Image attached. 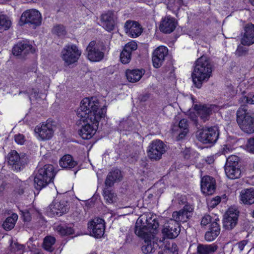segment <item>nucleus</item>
Returning a JSON list of instances; mask_svg holds the SVG:
<instances>
[{
  "label": "nucleus",
  "instance_id": "f257e3e1",
  "mask_svg": "<svg viewBox=\"0 0 254 254\" xmlns=\"http://www.w3.org/2000/svg\"><path fill=\"white\" fill-rule=\"evenodd\" d=\"M159 223L154 217H147L142 215L137 220L134 232L138 237L144 239L141 250L144 254L153 253L159 244L152 242L158 232Z\"/></svg>",
  "mask_w": 254,
  "mask_h": 254
},
{
  "label": "nucleus",
  "instance_id": "f03ea898",
  "mask_svg": "<svg viewBox=\"0 0 254 254\" xmlns=\"http://www.w3.org/2000/svg\"><path fill=\"white\" fill-rule=\"evenodd\" d=\"M99 102L96 98H85L80 103V107L77 110V115L80 118L79 121L100 120L105 117L107 108L104 106L99 109Z\"/></svg>",
  "mask_w": 254,
  "mask_h": 254
},
{
  "label": "nucleus",
  "instance_id": "7ed1b4c3",
  "mask_svg": "<svg viewBox=\"0 0 254 254\" xmlns=\"http://www.w3.org/2000/svg\"><path fill=\"white\" fill-rule=\"evenodd\" d=\"M212 65L206 57L201 56L195 63L191 73L192 81L195 86L200 88L204 82H207L212 74Z\"/></svg>",
  "mask_w": 254,
  "mask_h": 254
},
{
  "label": "nucleus",
  "instance_id": "20e7f679",
  "mask_svg": "<svg viewBox=\"0 0 254 254\" xmlns=\"http://www.w3.org/2000/svg\"><path fill=\"white\" fill-rule=\"evenodd\" d=\"M56 175L53 165L46 164L38 169L34 179L35 188L41 190L52 181Z\"/></svg>",
  "mask_w": 254,
  "mask_h": 254
},
{
  "label": "nucleus",
  "instance_id": "39448f33",
  "mask_svg": "<svg viewBox=\"0 0 254 254\" xmlns=\"http://www.w3.org/2000/svg\"><path fill=\"white\" fill-rule=\"evenodd\" d=\"M108 49L103 41H92L86 48L87 57L91 62H100L104 59V53Z\"/></svg>",
  "mask_w": 254,
  "mask_h": 254
},
{
  "label": "nucleus",
  "instance_id": "423d86ee",
  "mask_svg": "<svg viewBox=\"0 0 254 254\" xmlns=\"http://www.w3.org/2000/svg\"><path fill=\"white\" fill-rule=\"evenodd\" d=\"M225 172L227 177L231 180L239 179L241 177V166L238 156L231 155L227 158L225 165Z\"/></svg>",
  "mask_w": 254,
  "mask_h": 254
},
{
  "label": "nucleus",
  "instance_id": "0eeeda50",
  "mask_svg": "<svg viewBox=\"0 0 254 254\" xmlns=\"http://www.w3.org/2000/svg\"><path fill=\"white\" fill-rule=\"evenodd\" d=\"M237 122L241 129L245 132L254 133V117H252L243 109L237 112Z\"/></svg>",
  "mask_w": 254,
  "mask_h": 254
},
{
  "label": "nucleus",
  "instance_id": "6e6552de",
  "mask_svg": "<svg viewBox=\"0 0 254 254\" xmlns=\"http://www.w3.org/2000/svg\"><path fill=\"white\" fill-rule=\"evenodd\" d=\"M81 54V51L74 44L65 45L61 52V58L64 64L69 66L76 63Z\"/></svg>",
  "mask_w": 254,
  "mask_h": 254
},
{
  "label": "nucleus",
  "instance_id": "1a4fd4ad",
  "mask_svg": "<svg viewBox=\"0 0 254 254\" xmlns=\"http://www.w3.org/2000/svg\"><path fill=\"white\" fill-rule=\"evenodd\" d=\"M56 127L55 122L51 119H48L45 123L37 126L34 131L39 139L49 140L53 136Z\"/></svg>",
  "mask_w": 254,
  "mask_h": 254
},
{
  "label": "nucleus",
  "instance_id": "9d476101",
  "mask_svg": "<svg viewBox=\"0 0 254 254\" xmlns=\"http://www.w3.org/2000/svg\"><path fill=\"white\" fill-rule=\"evenodd\" d=\"M167 150L166 145L160 140H153L148 146L147 153L151 160H160Z\"/></svg>",
  "mask_w": 254,
  "mask_h": 254
},
{
  "label": "nucleus",
  "instance_id": "9b49d317",
  "mask_svg": "<svg viewBox=\"0 0 254 254\" xmlns=\"http://www.w3.org/2000/svg\"><path fill=\"white\" fill-rule=\"evenodd\" d=\"M7 162L16 171L22 169L27 162V157L24 154L19 155L15 150L9 152L7 157Z\"/></svg>",
  "mask_w": 254,
  "mask_h": 254
},
{
  "label": "nucleus",
  "instance_id": "f8f14e48",
  "mask_svg": "<svg viewBox=\"0 0 254 254\" xmlns=\"http://www.w3.org/2000/svg\"><path fill=\"white\" fill-rule=\"evenodd\" d=\"M81 122L84 123V125L78 130L79 135L84 139L91 138L96 132L99 121L85 120Z\"/></svg>",
  "mask_w": 254,
  "mask_h": 254
},
{
  "label": "nucleus",
  "instance_id": "ddd939ff",
  "mask_svg": "<svg viewBox=\"0 0 254 254\" xmlns=\"http://www.w3.org/2000/svg\"><path fill=\"white\" fill-rule=\"evenodd\" d=\"M219 131L216 127L203 128L200 131L198 139L204 144L214 143L217 140Z\"/></svg>",
  "mask_w": 254,
  "mask_h": 254
},
{
  "label": "nucleus",
  "instance_id": "4468645a",
  "mask_svg": "<svg viewBox=\"0 0 254 254\" xmlns=\"http://www.w3.org/2000/svg\"><path fill=\"white\" fill-rule=\"evenodd\" d=\"M239 211L236 208H229L224 215L223 228L226 230L233 229L237 224Z\"/></svg>",
  "mask_w": 254,
  "mask_h": 254
},
{
  "label": "nucleus",
  "instance_id": "2eb2a0df",
  "mask_svg": "<svg viewBox=\"0 0 254 254\" xmlns=\"http://www.w3.org/2000/svg\"><path fill=\"white\" fill-rule=\"evenodd\" d=\"M88 228L91 236L96 238H101L105 232L104 220L100 218H95L88 223Z\"/></svg>",
  "mask_w": 254,
  "mask_h": 254
},
{
  "label": "nucleus",
  "instance_id": "dca6fc26",
  "mask_svg": "<svg viewBox=\"0 0 254 254\" xmlns=\"http://www.w3.org/2000/svg\"><path fill=\"white\" fill-rule=\"evenodd\" d=\"M20 20L24 23L32 24L35 27L40 25L42 17L40 13L38 10L29 9L22 14Z\"/></svg>",
  "mask_w": 254,
  "mask_h": 254
},
{
  "label": "nucleus",
  "instance_id": "f3484780",
  "mask_svg": "<svg viewBox=\"0 0 254 254\" xmlns=\"http://www.w3.org/2000/svg\"><path fill=\"white\" fill-rule=\"evenodd\" d=\"M193 211L192 205L187 204L179 211H174L172 214V218L179 224L186 222L192 217Z\"/></svg>",
  "mask_w": 254,
  "mask_h": 254
},
{
  "label": "nucleus",
  "instance_id": "a211bd4d",
  "mask_svg": "<svg viewBox=\"0 0 254 254\" xmlns=\"http://www.w3.org/2000/svg\"><path fill=\"white\" fill-rule=\"evenodd\" d=\"M180 232V224L173 218L170 219L164 225L162 233L168 239L177 237Z\"/></svg>",
  "mask_w": 254,
  "mask_h": 254
},
{
  "label": "nucleus",
  "instance_id": "6ab92c4d",
  "mask_svg": "<svg viewBox=\"0 0 254 254\" xmlns=\"http://www.w3.org/2000/svg\"><path fill=\"white\" fill-rule=\"evenodd\" d=\"M69 209L68 202L65 200H55L49 205V212L54 216H61Z\"/></svg>",
  "mask_w": 254,
  "mask_h": 254
},
{
  "label": "nucleus",
  "instance_id": "aec40b11",
  "mask_svg": "<svg viewBox=\"0 0 254 254\" xmlns=\"http://www.w3.org/2000/svg\"><path fill=\"white\" fill-rule=\"evenodd\" d=\"M241 43L244 46H250L254 44V24L250 23L244 27L241 33Z\"/></svg>",
  "mask_w": 254,
  "mask_h": 254
},
{
  "label": "nucleus",
  "instance_id": "412c9836",
  "mask_svg": "<svg viewBox=\"0 0 254 254\" xmlns=\"http://www.w3.org/2000/svg\"><path fill=\"white\" fill-rule=\"evenodd\" d=\"M168 54V49L165 46H159L153 53L152 63L154 67H160Z\"/></svg>",
  "mask_w": 254,
  "mask_h": 254
},
{
  "label": "nucleus",
  "instance_id": "4be33fe9",
  "mask_svg": "<svg viewBox=\"0 0 254 254\" xmlns=\"http://www.w3.org/2000/svg\"><path fill=\"white\" fill-rule=\"evenodd\" d=\"M201 190L206 195H211L215 190V180L212 177L205 176L201 178Z\"/></svg>",
  "mask_w": 254,
  "mask_h": 254
},
{
  "label": "nucleus",
  "instance_id": "5701e85b",
  "mask_svg": "<svg viewBox=\"0 0 254 254\" xmlns=\"http://www.w3.org/2000/svg\"><path fill=\"white\" fill-rule=\"evenodd\" d=\"M33 52V47L27 41H22L15 45L12 49V53L15 56L24 58L30 53Z\"/></svg>",
  "mask_w": 254,
  "mask_h": 254
},
{
  "label": "nucleus",
  "instance_id": "b1692460",
  "mask_svg": "<svg viewBox=\"0 0 254 254\" xmlns=\"http://www.w3.org/2000/svg\"><path fill=\"white\" fill-rule=\"evenodd\" d=\"M116 19V15L112 11H108L103 14L101 17L103 27L108 31H112L114 29Z\"/></svg>",
  "mask_w": 254,
  "mask_h": 254
},
{
  "label": "nucleus",
  "instance_id": "393cba45",
  "mask_svg": "<svg viewBox=\"0 0 254 254\" xmlns=\"http://www.w3.org/2000/svg\"><path fill=\"white\" fill-rule=\"evenodd\" d=\"M137 44L134 42L127 43L120 54V60L123 64H128L131 60V53L137 49Z\"/></svg>",
  "mask_w": 254,
  "mask_h": 254
},
{
  "label": "nucleus",
  "instance_id": "a878e982",
  "mask_svg": "<svg viewBox=\"0 0 254 254\" xmlns=\"http://www.w3.org/2000/svg\"><path fill=\"white\" fill-rule=\"evenodd\" d=\"M124 27L126 33L132 38L138 37L142 33L140 25L136 21L127 20L125 23Z\"/></svg>",
  "mask_w": 254,
  "mask_h": 254
},
{
  "label": "nucleus",
  "instance_id": "bb28decb",
  "mask_svg": "<svg viewBox=\"0 0 254 254\" xmlns=\"http://www.w3.org/2000/svg\"><path fill=\"white\" fill-rule=\"evenodd\" d=\"M241 202L246 205L254 203V188H250L242 190L240 193Z\"/></svg>",
  "mask_w": 254,
  "mask_h": 254
},
{
  "label": "nucleus",
  "instance_id": "cd10ccee",
  "mask_svg": "<svg viewBox=\"0 0 254 254\" xmlns=\"http://www.w3.org/2000/svg\"><path fill=\"white\" fill-rule=\"evenodd\" d=\"M176 24L177 23L174 18L167 16L162 19L160 29L164 33H170L175 30Z\"/></svg>",
  "mask_w": 254,
  "mask_h": 254
},
{
  "label": "nucleus",
  "instance_id": "c85d7f7f",
  "mask_svg": "<svg viewBox=\"0 0 254 254\" xmlns=\"http://www.w3.org/2000/svg\"><path fill=\"white\" fill-rule=\"evenodd\" d=\"M122 176L120 170L115 169L110 172L106 179L105 186L106 187H111L114 185V184L117 181L121 180Z\"/></svg>",
  "mask_w": 254,
  "mask_h": 254
},
{
  "label": "nucleus",
  "instance_id": "c756f323",
  "mask_svg": "<svg viewBox=\"0 0 254 254\" xmlns=\"http://www.w3.org/2000/svg\"><path fill=\"white\" fill-rule=\"evenodd\" d=\"M220 228L216 222L211 223L209 231L205 234V239L207 241H213L220 234Z\"/></svg>",
  "mask_w": 254,
  "mask_h": 254
},
{
  "label": "nucleus",
  "instance_id": "7c9ffc66",
  "mask_svg": "<svg viewBox=\"0 0 254 254\" xmlns=\"http://www.w3.org/2000/svg\"><path fill=\"white\" fill-rule=\"evenodd\" d=\"M218 249V246L215 244L204 245L199 244L196 249L197 254H214Z\"/></svg>",
  "mask_w": 254,
  "mask_h": 254
},
{
  "label": "nucleus",
  "instance_id": "2f4dec72",
  "mask_svg": "<svg viewBox=\"0 0 254 254\" xmlns=\"http://www.w3.org/2000/svg\"><path fill=\"white\" fill-rule=\"evenodd\" d=\"M59 165L63 168L71 169L77 165V163L69 154L63 156L59 161Z\"/></svg>",
  "mask_w": 254,
  "mask_h": 254
},
{
  "label": "nucleus",
  "instance_id": "473e14b6",
  "mask_svg": "<svg viewBox=\"0 0 254 254\" xmlns=\"http://www.w3.org/2000/svg\"><path fill=\"white\" fill-rule=\"evenodd\" d=\"M194 109L200 118L203 122L208 120L209 116L211 113V109L205 105H195Z\"/></svg>",
  "mask_w": 254,
  "mask_h": 254
},
{
  "label": "nucleus",
  "instance_id": "72a5a7b5",
  "mask_svg": "<svg viewBox=\"0 0 254 254\" xmlns=\"http://www.w3.org/2000/svg\"><path fill=\"white\" fill-rule=\"evenodd\" d=\"M143 74V71L139 69H127L126 71V76L128 81L132 83L139 81Z\"/></svg>",
  "mask_w": 254,
  "mask_h": 254
},
{
  "label": "nucleus",
  "instance_id": "f704fd0d",
  "mask_svg": "<svg viewBox=\"0 0 254 254\" xmlns=\"http://www.w3.org/2000/svg\"><path fill=\"white\" fill-rule=\"evenodd\" d=\"M103 195L106 202L108 203H114L118 199L117 194L113 191L109 190L108 187L104 189Z\"/></svg>",
  "mask_w": 254,
  "mask_h": 254
},
{
  "label": "nucleus",
  "instance_id": "c9c22d12",
  "mask_svg": "<svg viewBox=\"0 0 254 254\" xmlns=\"http://www.w3.org/2000/svg\"><path fill=\"white\" fill-rule=\"evenodd\" d=\"M188 126L189 124L187 120L183 119L180 121L179 127L181 130L182 129L183 130L180 131L177 137V140L182 139L187 135L189 131Z\"/></svg>",
  "mask_w": 254,
  "mask_h": 254
},
{
  "label": "nucleus",
  "instance_id": "e433bc0d",
  "mask_svg": "<svg viewBox=\"0 0 254 254\" xmlns=\"http://www.w3.org/2000/svg\"><path fill=\"white\" fill-rule=\"evenodd\" d=\"M17 219L18 215L15 213H13L4 221L2 224L3 228L6 231L11 230L15 226Z\"/></svg>",
  "mask_w": 254,
  "mask_h": 254
},
{
  "label": "nucleus",
  "instance_id": "4c0bfd02",
  "mask_svg": "<svg viewBox=\"0 0 254 254\" xmlns=\"http://www.w3.org/2000/svg\"><path fill=\"white\" fill-rule=\"evenodd\" d=\"M56 239L51 236H46L43 241V247L47 251L53 252L54 250L53 246L55 244Z\"/></svg>",
  "mask_w": 254,
  "mask_h": 254
},
{
  "label": "nucleus",
  "instance_id": "58836bf2",
  "mask_svg": "<svg viewBox=\"0 0 254 254\" xmlns=\"http://www.w3.org/2000/svg\"><path fill=\"white\" fill-rule=\"evenodd\" d=\"M134 123L130 118H127L126 120L122 121L119 126L121 130L131 131L134 128Z\"/></svg>",
  "mask_w": 254,
  "mask_h": 254
},
{
  "label": "nucleus",
  "instance_id": "ea45409f",
  "mask_svg": "<svg viewBox=\"0 0 254 254\" xmlns=\"http://www.w3.org/2000/svg\"><path fill=\"white\" fill-rule=\"evenodd\" d=\"M56 229L61 235L63 236L71 235L74 233L72 224L69 226L59 225L57 227Z\"/></svg>",
  "mask_w": 254,
  "mask_h": 254
},
{
  "label": "nucleus",
  "instance_id": "a19ab883",
  "mask_svg": "<svg viewBox=\"0 0 254 254\" xmlns=\"http://www.w3.org/2000/svg\"><path fill=\"white\" fill-rule=\"evenodd\" d=\"M11 24V21L6 15H0V32L8 30Z\"/></svg>",
  "mask_w": 254,
  "mask_h": 254
},
{
  "label": "nucleus",
  "instance_id": "79ce46f5",
  "mask_svg": "<svg viewBox=\"0 0 254 254\" xmlns=\"http://www.w3.org/2000/svg\"><path fill=\"white\" fill-rule=\"evenodd\" d=\"M53 32L58 36H63L66 34L64 27L62 25H58L54 27Z\"/></svg>",
  "mask_w": 254,
  "mask_h": 254
},
{
  "label": "nucleus",
  "instance_id": "37998d69",
  "mask_svg": "<svg viewBox=\"0 0 254 254\" xmlns=\"http://www.w3.org/2000/svg\"><path fill=\"white\" fill-rule=\"evenodd\" d=\"M240 100L244 103L254 104V92L250 93L247 96H243Z\"/></svg>",
  "mask_w": 254,
  "mask_h": 254
},
{
  "label": "nucleus",
  "instance_id": "c03bdc74",
  "mask_svg": "<svg viewBox=\"0 0 254 254\" xmlns=\"http://www.w3.org/2000/svg\"><path fill=\"white\" fill-rule=\"evenodd\" d=\"M246 146L249 152L254 153V136L248 140Z\"/></svg>",
  "mask_w": 254,
  "mask_h": 254
},
{
  "label": "nucleus",
  "instance_id": "a18cd8bd",
  "mask_svg": "<svg viewBox=\"0 0 254 254\" xmlns=\"http://www.w3.org/2000/svg\"><path fill=\"white\" fill-rule=\"evenodd\" d=\"M247 52V50L246 48L239 46L236 51V54L238 56H242L245 55Z\"/></svg>",
  "mask_w": 254,
  "mask_h": 254
},
{
  "label": "nucleus",
  "instance_id": "49530a36",
  "mask_svg": "<svg viewBox=\"0 0 254 254\" xmlns=\"http://www.w3.org/2000/svg\"><path fill=\"white\" fill-rule=\"evenodd\" d=\"M211 221V217L209 215H205L201 221V225L205 226L208 224Z\"/></svg>",
  "mask_w": 254,
  "mask_h": 254
},
{
  "label": "nucleus",
  "instance_id": "de8ad7c7",
  "mask_svg": "<svg viewBox=\"0 0 254 254\" xmlns=\"http://www.w3.org/2000/svg\"><path fill=\"white\" fill-rule=\"evenodd\" d=\"M15 141L19 144H23L25 141L24 136L23 134H18L14 136Z\"/></svg>",
  "mask_w": 254,
  "mask_h": 254
},
{
  "label": "nucleus",
  "instance_id": "09e8293b",
  "mask_svg": "<svg viewBox=\"0 0 254 254\" xmlns=\"http://www.w3.org/2000/svg\"><path fill=\"white\" fill-rule=\"evenodd\" d=\"M248 240H243L237 243V246L240 251L244 250L245 246L248 244Z\"/></svg>",
  "mask_w": 254,
  "mask_h": 254
},
{
  "label": "nucleus",
  "instance_id": "8fccbe9b",
  "mask_svg": "<svg viewBox=\"0 0 254 254\" xmlns=\"http://www.w3.org/2000/svg\"><path fill=\"white\" fill-rule=\"evenodd\" d=\"M221 201V198L220 197H216L214 198H213L211 201V207H214L215 206H216L217 204H218Z\"/></svg>",
  "mask_w": 254,
  "mask_h": 254
},
{
  "label": "nucleus",
  "instance_id": "3c124183",
  "mask_svg": "<svg viewBox=\"0 0 254 254\" xmlns=\"http://www.w3.org/2000/svg\"><path fill=\"white\" fill-rule=\"evenodd\" d=\"M205 161L208 164H211L213 163L214 159L212 156H208L206 158Z\"/></svg>",
  "mask_w": 254,
  "mask_h": 254
},
{
  "label": "nucleus",
  "instance_id": "603ef678",
  "mask_svg": "<svg viewBox=\"0 0 254 254\" xmlns=\"http://www.w3.org/2000/svg\"><path fill=\"white\" fill-rule=\"evenodd\" d=\"M21 188H19L18 190H16V192L19 194H22L23 193L24 191V188L23 187V184H21Z\"/></svg>",
  "mask_w": 254,
  "mask_h": 254
},
{
  "label": "nucleus",
  "instance_id": "864d4df0",
  "mask_svg": "<svg viewBox=\"0 0 254 254\" xmlns=\"http://www.w3.org/2000/svg\"><path fill=\"white\" fill-rule=\"evenodd\" d=\"M190 117L192 121H194L195 123L197 122V117L194 114H190Z\"/></svg>",
  "mask_w": 254,
  "mask_h": 254
},
{
  "label": "nucleus",
  "instance_id": "5fc2aeb1",
  "mask_svg": "<svg viewBox=\"0 0 254 254\" xmlns=\"http://www.w3.org/2000/svg\"><path fill=\"white\" fill-rule=\"evenodd\" d=\"M24 220L25 221H29L30 220V218L29 217V212H25L24 213Z\"/></svg>",
  "mask_w": 254,
  "mask_h": 254
},
{
  "label": "nucleus",
  "instance_id": "6e6d98bb",
  "mask_svg": "<svg viewBox=\"0 0 254 254\" xmlns=\"http://www.w3.org/2000/svg\"><path fill=\"white\" fill-rule=\"evenodd\" d=\"M226 149H228L227 146H225V147L223 148V151H222V153L225 154V152H226Z\"/></svg>",
  "mask_w": 254,
  "mask_h": 254
},
{
  "label": "nucleus",
  "instance_id": "4d7b16f0",
  "mask_svg": "<svg viewBox=\"0 0 254 254\" xmlns=\"http://www.w3.org/2000/svg\"><path fill=\"white\" fill-rule=\"evenodd\" d=\"M250 3L254 6V0H249Z\"/></svg>",
  "mask_w": 254,
  "mask_h": 254
},
{
  "label": "nucleus",
  "instance_id": "13d9d810",
  "mask_svg": "<svg viewBox=\"0 0 254 254\" xmlns=\"http://www.w3.org/2000/svg\"><path fill=\"white\" fill-rule=\"evenodd\" d=\"M43 78L45 79V80H46L47 81H48L49 80V79L47 78V77H45V76H43Z\"/></svg>",
  "mask_w": 254,
  "mask_h": 254
},
{
  "label": "nucleus",
  "instance_id": "bf43d9fd",
  "mask_svg": "<svg viewBox=\"0 0 254 254\" xmlns=\"http://www.w3.org/2000/svg\"><path fill=\"white\" fill-rule=\"evenodd\" d=\"M251 215L252 217L254 218V210L252 211Z\"/></svg>",
  "mask_w": 254,
  "mask_h": 254
},
{
  "label": "nucleus",
  "instance_id": "052dcab7",
  "mask_svg": "<svg viewBox=\"0 0 254 254\" xmlns=\"http://www.w3.org/2000/svg\"><path fill=\"white\" fill-rule=\"evenodd\" d=\"M164 240H165L164 238H163L162 240H160L159 241V242H159L160 244H161V243H162L163 242V241H164Z\"/></svg>",
  "mask_w": 254,
  "mask_h": 254
},
{
  "label": "nucleus",
  "instance_id": "680f3d73",
  "mask_svg": "<svg viewBox=\"0 0 254 254\" xmlns=\"http://www.w3.org/2000/svg\"><path fill=\"white\" fill-rule=\"evenodd\" d=\"M10 0H2V1L1 2V3H4L6 1H10Z\"/></svg>",
  "mask_w": 254,
  "mask_h": 254
},
{
  "label": "nucleus",
  "instance_id": "e2e57ef3",
  "mask_svg": "<svg viewBox=\"0 0 254 254\" xmlns=\"http://www.w3.org/2000/svg\"><path fill=\"white\" fill-rule=\"evenodd\" d=\"M34 254H40L39 253H35Z\"/></svg>",
  "mask_w": 254,
  "mask_h": 254
}]
</instances>
